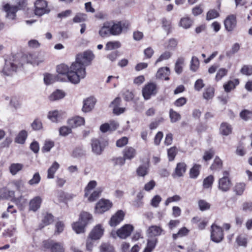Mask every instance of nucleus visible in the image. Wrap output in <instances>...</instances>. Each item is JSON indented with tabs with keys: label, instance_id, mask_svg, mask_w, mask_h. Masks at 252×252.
<instances>
[{
	"label": "nucleus",
	"instance_id": "obj_57",
	"mask_svg": "<svg viewBox=\"0 0 252 252\" xmlns=\"http://www.w3.org/2000/svg\"><path fill=\"white\" fill-rule=\"evenodd\" d=\"M64 228V224L63 221H58L55 224V234H60L62 233Z\"/></svg>",
	"mask_w": 252,
	"mask_h": 252
},
{
	"label": "nucleus",
	"instance_id": "obj_30",
	"mask_svg": "<svg viewBox=\"0 0 252 252\" xmlns=\"http://www.w3.org/2000/svg\"><path fill=\"white\" fill-rule=\"evenodd\" d=\"M86 226L84 223L79 220L72 224L73 230L77 234L84 233Z\"/></svg>",
	"mask_w": 252,
	"mask_h": 252
},
{
	"label": "nucleus",
	"instance_id": "obj_38",
	"mask_svg": "<svg viewBox=\"0 0 252 252\" xmlns=\"http://www.w3.org/2000/svg\"><path fill=\"white\" fill-rule=\"evenodd\" d=\"M99 249L100 252H114L113 246L108 242L102 243Z\"/></svg>",
	"mask_w": 252,
	"mask_h": 252
},
{
	"label": "nucleus",
	"instance_id": "obj_36",
	"mask_svg": "<svg viewBox=\"0 0 252 252\" xmlns=\"http://www.w3.org/2000/svg\"><path fill=\"white\" fill-rule=\"evenodd\" d=\"M121 44L119 41H111L108 42L105 47L106 51L115 50L120 48Z\"/></svg>",
	"mask_w": 252,
	"mask_h": 252
},
{
	"label": "nucleus",
	"instance_id": "obj_16",
	"mask_svg": "<svg viewBox=\"0 0 252 252\" xmlns=\"http://www.w3.org/2000/svg\"><path fill=\"white\" fill-rule=\"evenodd\" d=\"M232 186V183L229 178L222 177L218 181V189L222 192L229 191Z\"/></svg>",
	"mask_w": 252,
	"mask_h": 252
},
{
	"label": "nucleus",
	"instance_id": "obj_59",
	"mask_svg": "<svg viewBox=\"0 0 252 252\" xmlns=\"http://www.w3.org/2000/svg\"><path fill=\"white\" fill-rule=\"evenodd\" d=\"M227 69L224 68H221L218 71L216 75V80H220L223 77L225 76L227 73Z\"/></svg>",
	"mask_w": 252,
	"mask_h": 252
},
{
	"label": "nucleus",
	"instance_id": "obj_11",
	"mask_svg": "<svg viewBox=\"0 0 252 252\" xmlns=\"http://www.w3.org/2000/svg\"><path fill=\"white\" fill-rule=\"evenodd\" d=\"M223 238L222 228L215 224L211 226V239L215 243L220 242Z\"/></svg>",
	"mask_w": 252,
	"mask_h": 252
},
{
	"label": "nucleus",
	"instance_id": "obj_48",
	"mask_svg": "<svg viewBox=\"0 0 252 252\" xmlns=\"http://www.w3.org/2000/svg\"><path fill=\"white\" fill-rule=\"evenodd\" d=\"M169 117L171 123H175L181 118V115L178 112L174 111L173 109H170L169 111Z\"/></svg>",
	"mask_w": 252,
	"mask_h": 252
},
{
	"label": "nucleus",
	"instance_id": "obj_61",
	"mask_svg": "<svg viewBox=\"0 0 252 252\" xmlns=\"http://www.w3.org/2000/svg\"><path fill=\"white\" fill-rule=\"evenodd\" d=\"M219 14L218 12L214 9L209 10L206 15V19L207 20H210L216 18L219 16Z\"/></svg>",
	"mask_w": 252,
	"mask_h": 252
},
{
	"label": "nucleus",
	"instance_id": "obj_63",
	"mask_svg": "<svg viewBox=\"0 0 252 252\" xmlns=\"http://www.w3.org/2000/svg\"><path fill=\"white\" fill-rule=\"evenodd\" d=\"M161 201V197L158 195H156L153 197L151 201V205L155 208H157L158 206L159 203Z\"/></svg>",
	"mask_w": 252,
	"mask_h": 252
},
{
	"label": "nucleus",
	"instance_id": "obj_46",
	"mask_svg": "<svg viewBox=\"0 0 252 252\" xmlns=\"http://www.w3.org/2000/svg\"><path fill=\"white\" fill-rule=\"evenodd\" d=\"M246 185L244 183H237L234 187V191L238 195H241L245 189Z\"/></svg>",
	"mask_w": 252,
	"mask_h": 252
},
{
	"label": "nucleus",
	"instance_id": "obj_1",
	"mask_svg": "<svg viewBox=\"0 0 252 252\" xmlns=\"http://www.w3.org/2000/svg\"><path fill=\"white\" fill-rule=\"evenodd\" d=\"M94 58L91 51H86L78 54L75 61L70 66L68 65L69 73L75 84H79L81 80L86 77V66L90 64Z\"/></svg>",
	"mask_w": 252,
	"mask_h": 252
},
{
	"label": "nucleus",
	"instance_id": "obj_27",
	"mask_svg": "<svg viewBox=\"0 0 252 252\" xmlns=\"http://www.w3.org/2000/svg\"><path fill=\"white\" fill-rule=\"evenodd\" d=\"M79 219L86 225L93 221V217L92 214L87 212H82L79 216Z\"/></svg>",
	"mask_w": 252,
	"mask_h": 252
},
{
	"label": "nucleus",
	"instance_id": "obj_28",
	"mask_svg": "<svg viewBox=\"0 0 252 252\" xmlns=\"http://www.w3.org/2000/svg\"><path fill=\"white\" fill-rule=\"evenodd\" d=\"M192 24V20L186 16L181 18L179 23V26L184 29H188L191 27Z\"/></svg>",
	"mask_w": 252,
	"mask_h": 252
},
{
	"label": "nucleus",
	"instance_id": "obj_34",
	"mask_svg": "<svg viewBox=\"0 0 252 252\" xmlns=\"http://www.w3.org/2000/svg\"><path fill=\"white\" fill-rule=\"evenodd\" d=\"M28 136L27 131L25 130H22L19 132L16 137L15 138V142L19 144H24Z\"/></svg>",
	"mask_w": 252,
	"mask_h": 252
},
{
	"label": "nucleus",
	"instance_id": "obj_32",
	"mask_svg": "<svg viewBox=\"0 0 252 252\" xmlns=\"http://www.w3.org/2000/svg\"><path fill=\"white\" fill-rule=\"evenodd\" d=\"M64 96L65 93L63 91L57 90L49 96V99L51 101H55L63 98Z\"/></svg>",
	"mask_w": 252,
	"mask_h": 252
},
{
	"label": "nucleus",
	"instance_id": "obj_21",
	"mask_svg": "<svg viewBox=\"0 0 252 252\" xmlns=\"http://www.w3.org/2000/svg\"><path fill=\"white\" fill-rule=\"evenodd\" d=\"M42 201V199L39 196L33 197L29 202V210L36 212L40 208Z\"/></svg>",
	"mask_w": 252,
	"mask_h": 252
},
{
	"label": "nucleus",
	"instance_id": "obj_33",
	"mask_svg": "<svg viewBox=\"0 0 252 252\" xmlns=\"http://www.w3.org/2000/svg\"><path fill=\"white\" fill-rule=\"evenodd\" d=\"M158 239L156 238L148 239L147 246L143 252H151L155 248Z\"/></svg>",
	"mask_w": 252,
	"mask_h": 252
},
{
	"label": "nucleus",
	"instance_id": "obj_24",
	"mask_svg": "<svg viewBox=\"0 0 252 252\" xmlns=\"http://www.w3.org/2000/svg\"><path fill=\"white\" fill-rule=\"evenodd\" d=\"M186 164L184 162L177 163L174 173L172 175L173 177L179 178L183 176L186 172Z\"/></svg>",
	"mask_w": 252,
	"mask_h": 252
},
{
	"label": "nucleus",
	"instance_id": "obj_53",
	"mask_svg": "<svg viewBox=\"0 0 252 252\" xmlns=\"http://www.w3.org/2000/svg\"><path fill=\"white\" fill-rule=\"evenodd\" d=\"M172 54L169 51H165L159 57L155 62V64L157 65L158 63L161 62L164 60L169 59L171 57Z\"/></svg>",
	"mask_w": 252,
	"mask_h": 252
},
{
	"label": "nucleus",
	"instance_id": "obj_43",
	"mask_svg": "<svg viewBox=\"0 0 252 252\" xmlns=\"http://www.w3.org/2000/svg\"><path fill=\"white\" fill-rule=\"evenodd\" d=\"M5 99L9 100L10 106L13 107L15 109H17L20 107V102L18 98L16 96H12L11 97L7 96L5 97Z\"/></svg>",
	"mask_w": 252,
	"mask_h": 252
},
{
	"label": "nucleus",
	"instance_id": "obj_15",
	"mask_svg": "<svg viewBox=\"0 0 252 252\" xmlns=\"http://www.w3.org/2000/svg\"><path fill=\"white\" fill-rule=\"evenodd\" d=\"M44 247L50 249L52 252H64V249L61 244L55 243L52 240H48L43 242Z\"/></svg>",
	"mask_w": 252,
	"mask_h": 252
},
{
	"label": "nucleus",
	"instance_id": "obj_20",
	"mask_svg": "<svg viewBox=\"0 0 252 252\" xmlns=\"http://www.w3.org/2000/svg\"><path fill=\"white\" fill-rule=\"evenodd\" d=\"M96 99L94 97H90L84 100L82 111L84 112L91 111L94 107Z\"/></svg>",
	"mask_w": 252,
	"mask_h": 252
},
{
	"label": "nucleus",
	"instance_id": "obj_55",
	"mask_svg": "<svg viewBox=\"0 0 252 252\" xmlns=\"http://www.w3.org/2000/svg\"><path fill=\"white\" fill-rule=\"evenodd\" d=\"M87 15L84 13H78L73 19L74 23H81L85 21L87 19Z\"/></svg>",
	"mask_w": 252,
	"mask_h": 252
},
{
	"label": "nucleus",
	"instance_id": "obj_14",
	"mask_svg": "<svg viewBox=\"0 0 252 252\" xmlns=\"http://www.w3.org/2000/svg\"><path fill=\"white\" fill-rule=\"evenodd\" d=\"M110 34L118 35L122 33L124 29L127 28L128 24L122 22L116 23L110 22Z\"/></svg>",
	"mask_w": 252,
	"mask_h": 252
},
{
	"label": "nucleus",
	"instance_id": "obj_8",
	"mask_svg": "<svg viewBox=\"0 0 252 252\" xmlns=\"http://www.w3.org/2000/svg\"><path fill=\"white\" fill-rule=\"evenodd\" d=\"M34 14L38 16H41L48 14L50 12L47 2L45 0H36L34 2Z\"/></svg>",
	"mask_w": 252,
	"mask_h": 252
},
{
	"label": "nucleus",
	"instance_id": "obj_18",
	"mask_svg": "<svg viewBox=\"0 0 252 252\" xmlns=\"http://www.w3.org/2000/svg\"><path fill=\"white\" fill-rule=\"evenodd\" d=\"M224 25L225 29L228 32L233 31L237 25L236 17L234 15L228 16L224 20Z\"/></svg>",
	"mask_w": 252,
	"mask_h": 252
},
{
	"label": "nucleus",
	"instance_id": "obj_45",
	"mask_svg": "<svg viewBox=\"0 0 252 252\" xmlns=\"http://www.w3.org/2000/svg\"><path fill=\"white\" fill-rule=\"evenodd\" d=\"M240 118L245 121L252 119V110H243L240 113Z\"/></svg>",
	"mask_w": 252,
	"mask_h": 252
},
{
	"label": "nucleus",
	"instance_id": "obj_17",
	"mask_svg": "<svg viewBox=\"0 0 252 252\" xmlns=\"http://www.w3.org/2000/svg\"><path fill=\"white\" fill-rule=\"evenodd\" d=\"M125 215V214L123 211H117L112 216L109 222L110 225L113 227L117 226L124 220Z\"/></svg>",
	"mask_w": 252,
	"mask_h": 252
},
{
	"label": "nucleus",
	"instance_id": "obj_23",
	"mask_svg": "<svg viewBox=\"0 0 252 252\" xmlns=\"http://www.w3.org/2000/svg\"><path fill=\"white\" fill-rule=\"evenodd\" d=\"M84 123V118L79 116L69 119L67 121V124L71 128H75L77 126L83 125Z\"/></svg>",
	"mask_w": 252,
	"mask_h": 252
},
{
	"label": "nucleus",
	"instance_id": "obj_54",
	"mask_svg": "<svg viewBox=\"0 0 252 252\" xmlns=\"http://www.w3.org/2000/svg\"><path fill=\"white\" fill-rule=\"evenodd\" d=\"M41 177L39 173H35L32 178L29 181L28 183L31 186L37 185L40 181Z\"/></svg>",
	"mask_w": 252,
	"mask_h": 252
},
{
	"label": "nucleus",
	"instance_id": "obj_12",
	"mask_svg": "<svg viewBox=\"0 0 252 252\" xmlns=\"http://www.w3.org/2000/svg\"><path fill=\"white\" fill-rule=\"evenodd\" d=\"M112 202L107 199H101L95 205L94 212L96 214H102L109 210L112 207Z\"/></svg>",
	"mask_w": 252,
	"mask_h": 252
},
{
	"label": "nucleus",
	"instance_id": "obj_10",
	"mask_svg": "<svg viewBox=\"0 0 252 252\" xmlns=\"http://www.w3.org/2000/svg\"><path fill=\"white\" fill-rule=\"evenodd\" d=\"M157 93V86L154 83H148L142 89V95L146 100L149 99L152 96L155 95Z\"/></svg>",
	"mask_w": 252,
	"mask_h": 252
},
{
	"label": "nucleus",
	"instance_id": "obj_41",
	"mask_svg": "<svg viewBox=\"0 0 252 252\" xmlns=\"http://www.w3.org/2000/svg\"><path fill=\"white\" fill-rule=\"evenodd\" d=\"M23 168V165L21 163H12L9 166V171L10 173L13 175H16L19 171Z\"/></svg>",
	"mask_w": 252,
	"mask_h": 252
},
{
	"label": "nucleus",
	"instance_id": "obj_26",
	"mask_svg": "<svg viewBox=\"0 0 252 252\" xmlns=\"http://www.w3.org/2000/svg\"><path fill=\"white\" fill-rule=\"evenodd\" d=\"M163 230L157 225H153L149 227L147 230V234L149 237L157 236L161 235Z\"/></svg>",
	"mask_w": 252,
	"mask_h": 252
},
{
	"label": "nucleus",
	"instance_id": "obj_62",
	"mask_svg": "<svg viewBox=\"0 0 252 252\" xmlns=\"http://www.w3.org/2000/svg\"><path fill=\"white\" fill-rule=\"evenodd\" d=\"M238 245L246 247L247 244V238L245 235L239 236L236 240Z\"/></svg>",
	"mask_w": 252,
	"mask_h": 252
},
{
	"label": "nucleus",
	"instance_id": "obj_5",
	"mask_svg": "<svg viewBox=\"0 0 252 252\" xmlns=\"http://www.w3.org/2000/svg\"><path fill=\"white\" fill-rule=\"evenodd\" d=\"M17 63V61L13 56L5 59V64L2 71L3 74L8 76L15 72L18 66Z\"/></svg>",
	"mask_w": 252,
	"mask_h": 252
},
{
	"label": "nucleus",
	"instance_id": "obj_25",
	"mask_svg": "<svg viewBox=\"0 0 252 252\" xmlns=\"http://www.w3.org/2000/svg\"><path fill=\"white\" fill-rule=\"evenodd\" d=\"M123 154L126 159L131 160L136 156V151L134 148L127 147L123 150Z\"/></svg>",
	"mask_w": 252,
	"mask_h": 252
},
{
	"label": "nucleus",
	"instance_id": "obj_4",
	"mask_svg": "<svg viewBox=\"0 0 252 252\" xmlns=\"http://www.w3.org/2000/svg\"><path fill=\"white\" fill-rule=\"evenodd\" d=\"M22 61L33 66H37L44 61V57L38 53H29L23 55Z\"/></svg>",
	"mask_w": 252,
	"mask_h": 252
},
{
	"label": "nucleus",
	"instance_id": "obj_19",
	"mask_svg": "<svg viewBox=\"0 0 252 252\" xmlns=\"http://www.w3.org/2000/svg\"><path fill=\"white\" fill-rule=\"evenodd\" d=\"M63 113L57 110L50 111L47 114V118L53 123H58L63 119Z\"/></svg>",
	"mask_w": 252,
	"mask_h": 252
},
{
	"label": "nucleus",
	"instance_id": "obj_49",
	"mask_svg": "<svg viewBox=\"0 0 252 252\" xmlns=\"http://www.w3.org/2000/svg\"><path fill=\"white\" fill-rule=\"evenodd\" d=\"M189 232V230L186 227H183L181 228L178 232L172 235V237L174 240L177 239L178 237H182L186 236Z\"/></svg>",
	"mask_w": 252,
	"mask_h": 252
},
{
	"label": "nucleus",
	"instance_id": "obj_3",
	"mask_svg": "<svg viewBox=\"0 0 252 252\" xmlns=\"http://www.w3.org/2000/svg\"><path fill=\"white\" fill-rule=\"evenodd\" d=\"M97 183L95 180L90 181L84 189V196L89 202H94L101 195L102 189L101 188H96Z\"/></svg>",
	"mask_w": 252,
	"mask_h": 252
},
{
	"label": "nucleus",
	"instance_id": "obj_50",
	"mask_svg": "<svg viewBox=\"0 0 252 252\" xmlns=\"http://www.w3.org/2000/svg\"><path fill=\"white\" fill-rule=\"evenodd\" d=\"M199 66V62L198 59L196 57H192L190 62V70L193 72H195L198 69Z\"/></svg>",
	"mask_w": 252,
	"mask_h": 252
},
{
	"label": "nucleus",
	"instance_id": "obj_47",
	"mask_svg": "<svg viewBox=\"0 0 252 252\" xmlns=\"http://www.w3.org/2000/svg\"><path fill=\"white\" fill-rule=\"evenodd\" d=\"M222 165V163L221 159L219 158H216L210 168L212 170H218L221 168Z\"/></svg>",
	"mask_w": 252,
	"mask_h": 252
},
{
	"label": "nucleus",
	"instance_id": "obj_64",
	"mask_svg": "<svg viewBox=\"0 0 252 252\" xmlns=\"http://www.w3.org/2000/svg\"><path fill=\"white\" fill-rule=\"evenodd\" d=\"M178 45V40L175 38L170 39L167 42L166 47L170 50L175 49Z\"/></svg>",
	"mask_w": 252,
	"mask_h": 252
},
{
	"label": "nucleus",
	"instance_id": "obj_42",
	"mask_svg": "<svg viewBox=\"0 0 252 252\" xmlns=\"http://www.w3.org/2000/svg\"><path fill=\"white\" fill-rule=\"evenodd\" d=\"M184 65V59L183 58H178L175 65V71L177 74H180L182 72Z\"/></svg>",
	"mask_w": 252,
	"mask_h": 252
},
{
	"label": "nucleus",
	"instance_id": "obj_39",
	"mask_svg": "<svg viewBox=\"0 0 252 252\" xmlns=\"http://www.w3.org/2000/svg\"><path fill=\"white\" fill-rule=\"evenodd\" d=\"M201 168V165L199 164H194L193 167L190 169L189 171V177L192 179L196 178L199 173L200 170Z\"/></svg>",
	"mask_w": 252,
	"mask_h": 252
},
{
	"label": "nucleus",
	"instance_id": "obj_2",
	"mask_svg": "<svg viewBox=\"0 0 252 252\" xmlns=\"http://www.w3.org/2000/svg\"><path fill=\"white\" fill-rule=\"evenodd\" d=\"M57 74L54 75L46 73L44 75V81L46 85L51 84L56 81L62 82H70L76 85L68 72V65L65 64H61L56 67Z\"/></svg>",
	"mask_w": 252,
	"mask_h": 252
},
{
	"label": "nucleus",
	"instance_id": "obj_22",
	"mask_svg": "<svg viewBox=\"0 0 252 252\" xmlns=\"http://www.w3.org/2000/svg\"><path fill=\"white\" fill-rule=\"evenodd\" d=\"M170 69L168 67H163L159 68L156 73L157 78L164 79L168 80L169 78L168 76L170 75Z\"/></svg>",
	"mask_w": 252,
	"mask_h": 252
},
{
	"label": "nucleus",
	"instance_id": "obj_58",
	"mask_svg": "<svg viewBox=\"0 0 252 252\" xmlns=\"http://www.w3.org/2000/svg\"><path fill=\"white\" fill-rule=\"evenodd\" d=\"M241 72L247 76H250L252 75V65H244L241 69Z\"/></svg>",
	"mask_w": 252,
	"mask_h": 252
},
{
	"label": "nucleus",
	"instance_id": "obj_40",
	"mask_svg": "<svg viewBox=\"0 0 252 252\" xmlns=\"http://www.w3.org/2000/svg\"><path fill=\"white\" fill-rule=\"evenodd\" d=\"M136 172L138 176L143 177L148 174V166L146 165H140L137 168Z\"/></svg>",
	"mask_w": 252,
	"mask_h": 252
},
{
	"label": "nucleus",
	"instance_id": "obj_9",
	"mask_svg": "<svg viewBox=\"0 0 252 252\" xmlns=\"http://www.w3.org/2000/svg\"><path fill=\"white\" fill-rule=\"evenodd\" d=\"M23 5H21L19 3V6L10 5L7 3L3 5V9L6 13V17L11 20H14L16 17V13L18 10L23 8L25 5V2L22 1Z\"/></svg>",
	"mask_w": 252,
	"mask_h": 252
},
{
	"label": "nucleus",
	"instance_id": "obj_29",
	"mask_svg": "<svg viewBox=\"0 0 252 252\" xmlns=\"http://www.w3.org/2000/svg\"><path fill=\"white\" fill-rule=\"evenodd\" d=\"M239 84V81L237 79H234L228 81L223 85V88L226 93L230 92L231 90L234 89L236 86Z\"/></svg>",
	"mask_w": 252,
	"mask_h": 252
},
{
	"label": "nucleus",
	"instance_id": "obj_44",
	"mask_svg": "<svg viewBox=\"0 0 252 252\" xmlns=\"http://www.w3.org/2000/svg\"><path fill=\"white\" fill-rule=\"evenodd\" d=\"M214 181V178L212 175H209L203 180V187L204 189H211Z\"/></svg>",
	"mask_w": 252,
	"mask_h": 252
},
{
	"label": "nucleus",
	"instance_id": "obj_51",
	"mask_svg": "<svg viewBox=\"0 0 252 252\" xmlns=\"http://www.w3.org/2000/svg\"><path fill=\"white\" fill-rule=\"evenodd\" d=\"M71 127L67 126H62L59 128V133L62 136H66L72 132Z\"/></svg>",
	"mask_w": 252,
	"mask_h": 252
},
{
	"label": "nucleus",
	"instance_id": "obj_56",
	"mask_svg": "<svg viewBox=\"0 0 252 252\" xmlns=\"http://www.w3.org/2000/svg\"><path fill=\"white\" fill-rule=\"evenodd\" d=\"M162 27L168 33L169 32L171 28V22L167 19L164 18L161 20Z\"/></svg>",
	"mask_w": 252,
	"mask_h": 252
},
{
	"label": "nucleus",
	"instance_id": "obj_60",
	"mask_svg": "<svg viewBox=\"0 0 252 252\" xmlns=\"http://www.w3.org/2000/svg\"><path fill=\"white\" fill-rule=\"evenodd\" d=\"M167 154L169 160L170 161L173 160L177 154L176 148L175 147L170 148L168 150Z\"/></svg>",
	"mask_w": 252,
	"mask_h": 252
},
{
	"label": "nucleus",
	"instance_id": "obj_35",
	"mask_svg": "<svg viewBox=\"0 0 252 252\" xmlns=\"http://www.w3.org/2000/svg\"><path fill=\"white\" fill-rule=\"evenodd\" d=\"M59 167L60 164L57 161L54 162L52 166L48 170L47 178L48 179H53L54 177L56 171Z\"/></svg>",
	"mask_w": 252,
	"mask_h": 252
},
{
	"label": "nucleus",
	"instance_id": "obj_7",
	"mask_svg": "<svg viewBox=\"0 0 252 252\" xmlns=\"http://www.w3.org/2000/svg\"><path fill=\"white\" fill-rule=\"evenodd\" d=\"M133 229L134 227L132 225L129 224H125L116 231L112 232L111 234L113 237H115L114 235L116 234L119 238L126 239L130 236Z\"/></svg>",
	"mask_w": 252,
	"mask_h": 252
},
{
	"label": "nucleus",
	"instance_id": "obj_13",
	"mask_svg": "<svg viewBox=\"0 0 252 252\" xmlns=\"http://www.w3.org/2000/svg\"><path fill=\"white\" fill-rule=\"evenodd\" d=\"M104 232V227L103 225L98 224L93 227L88 236L92 239L98 240L103 236Z\"/></svg>",
	"mask_w": 252,
	"mask_h": 252
},
{
	"label": "nucleus",
	"instance_id": "obj_6",
	"mask_svg": "<svg viewBox=\"0 0 252 252\" xmlns=\"http://www.w3.org/2000/svg\"><path fill=\"white\" fill-rule=\"evenodd\" d=\"M92 149L94 154L99 155L108 145L107 140L103 138H94L92 140Z\"/></svg>",
	"mask_w": 252,
	"mask_h": 252
},
{
	"label": "nucleus",
	"instance_id": "obj_37",
	"mask_svg": "<svg viewBox=\"0 0 252 252\" xmlns=\"http://www.w3.org/2000/svg\"><path fill=\"white\" fill-rule=\"evenodd\" d=\"M220 132L222 135H228L232 132V127L228 123H223L220 126Z\"/></svg>",
	"mask_w": 252,
	"mask_h": 252
},
{
	"label": "nucleus",
	"instance_id": "obj_52",
	"mask_svg": "<svg viewBox=\"0 0 252 252\" xmlns=\"http://www.w3.org/2000/svg\"><path fill=\"white\" fill-rule=\"evenodd\" d=\"M214 95V89L213 87L207 88L203 93V97L205 99H210Z\"/></svg>",
	"mask_w": 252,
	"mask_h": 252
},
{
	"label": "nucleus",
	"instance_id": "obj_31",
	"mask_svg": "<svg viewBox=\"0 0 252 252\" xmlns=\"http://www.w3.org/2000/svg\"><path fill=\"white\" fill-rule=\"evenodd\" d=\"M110 22H106L104 23L103 26L99 32L100 35L102 37H105L110 34Z\"/></svg>",
	"mask_w": 252,
	"mask_h": 252
}]
</instances>
